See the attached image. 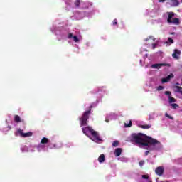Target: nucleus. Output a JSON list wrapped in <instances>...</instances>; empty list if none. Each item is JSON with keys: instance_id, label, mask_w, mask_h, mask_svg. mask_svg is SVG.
I'll use <instances>...</instances> for the list:
<instances>
[{"instance_id": "1", "label": "nucleus", "mask_w": 182, "mask_h": 182, "mask_svg": "<svg viewBox=\"0 0 182 182\" xmlns=\"http://www.w3.org/2000/svg\"><path fill=\"white\" fill-rule=\"evenodd\" d=\"M132 137V141L140 146H147V141L150 138V136L141 133L133 134Z\"/></svg>"}, {"instance_id": "2", "label": "nucleus", "mask_w": 182, "mask_h": 182, "mask_svg": "<svg viewBox=\"0 0 182 182\" xmlns=\"http://www.w3.org/2000/svg\"><path fill=\"white\" fill-rule=\"evenodd\" d=\"M147 144L144 145L145 150H149V151H153L154 150H159L161 147V143L158 140L149 137L148 141H146Z\"/></svg>"}, {"instance_id": "3", "label": "nucleus", "mask_w": 182, "mask_h": 182, "mask_svg": "<svg viewBox=\"0 0 182 182\" xmlns=\"http://www.w3.org/2000/svg\"><path fill=\"white\" fill-rule=\"evenodd\" d=\"M166 14V15H168V23H173V25H180V19L178 18H174V16H176V13L173 11H167Z\"/></svg>"}, {"instance_id": "4", "label": "nucleus", "mask_w": 182, "mask_h": 182, "mask_svg": "<svg viewBox=\"0 0 182 182\" xmlns=\"http://www.w3.org/2000/svg\"><path fill=\"white\" fill-rule=\"evenodd\" d=\"M92 113V109L90 108L89 110L85 111L82 117L80 118V127H83V126H87V120H89V116Z\"/></svg>"}, {"instance_id": "5", "label": "nucleus", "mask_w": 182, "mask_h": 182, "mask_svg": "<svg viewBox=\"0 0 182 182\" xmlns=\"http://www.w3.org/2000/svg\"><path fill=\"white\" fill-rule=\"evenodd\" d=\"M90 133L93 137V141H102V139H100V136H99V133H97V132L92 129Z\"/></svg>"}, {"instance_id": "6", "label": "nucleus", "mask_w": 182, "mask_h": 182, "mask_svg": "<svg viewBox=\"0 0 182 182\" xmlns=\"http://www.w3.org/2000/svg\"><path fill=\"white\" fill-rule=\"evenodd\" d=\"M18 134H20L21 137H31L32 136V132H27V133H23V130L18 129L17 130V132L16 133V136H18Z\"/></svg>"}, {"instance_id": "7", "label": "nucleus", "mask_w": 182, "mask_h": 182, "mask_svg": "<svg viewBox=\"0 0 182 182\" xmlns=\"http://www.w3.org/2000/svg\"><path fill=\"white\" fill-rule=\"evenodd\" d=\"M180 55H181V51L178 49H175L173 50V53L172 54V58H173V59H180Z\"/></svg>"}, {"instance_id": "8", "label": "nucleus", "mask_w": 182, "mask_h": 182, "mask_svg": "<svg viewBox=\"0 0 182 182\" xmlns=\"http://www.w3.org/2000/svg\"><path fill=\"white\" fill-rule=\"evenodd\" d=\"M155 173L157 176H161L164 173V168L163 166H159L156 168Z\"/></svg>"}, {"instance_id": "9", "label": "nucleus", "mask_w": 182, "mask_h": 182, "mask_svg": "<svg viewBox=\"0 0 182 182\" xmlns=\"http://www.w3.org/2000/svg\"><path fill=\"white\" fill-rule=\"evenodd\" d=\"M161 66L170 67V64H168V63L154 64V65H151V68H153V69H160V68H161Z\"/></svg>"}, {"instance_id": "10", "label": "nucleus", "mask_w": 182, "mask_h": 182, "mask_svg": "<svg viewBox=\"0 0 182 182\" xmlns=\"http://www.w3.org/2000/svg\"><path fill=\"white\" fill-rule=\"evenodd\" d=\"M93 129L91 127H82V130L85 136H89L88 133H91Z\"/></svg>"}, {"instance_id": "11", "label": "nucleus", "mask_w": 182, "mask_h": 182, "mask_svg": "<svg viewBox=\"0 0 182 182\" xmlns=\"http://www.w3.org/2000/svg\"><path fill=\"white\" fill-rule=\"evenodd\" d=\"M122 151H123L122 148H117L114 151V155L116 157H119L122 154Z\"/></svg>"}, {"instance_id": "12", "label": "nucleus", "mask_w": 182, "mask_h": 182, "mask_svg": "<svg viewBox=\"0 0 182 182\" xmlns=\"http://www.w3.org/2000/svg\"><path fill=\"white\" fill-rule=\"evenodd\" d=\"M105 160H106V157L105 156V154H101L99 157H98V161L99 163H104Z\"/></svg>"}, {"instance_id": "13", "label": "nucleus", "mask_w": 182, "mask_h": 182, "mask_svg": "<svg viewBox=\"0 0 182 182\" xmlns=\"http://www.w3.org/2000/svg\"><path fill=\"white\" fill-rule=\"evenodd\" d=\"M41 144H47V143H49V139L46 137H43L41 141Z\"/></svg>"}, {"instance_id": "14", "label": "nucleus", "mask_w": 182, "mask_h": 182, "mask_svg": "<svg viewBox=\"0 0 182 182\" xmlns=\"http://www.w3.org/2000/svg\"><path fill=\"white\" fill-rule=\"evenodd\" d=\"M171 1L173 6H178V5H180V2H178V0H171Z\"/></svg>"}, {"instance_id": "15", "label": "nucleus", "mask_w": 182, "mask_h": 182, "mask_svg": "<svg viewBox=\"0 0 182 182\" xmlns=\"http://www.w3.org/2000/svg\"><path fill=\"white\" fill-rule=\"evenodd\" d=\"M168 99L169 103H175V102H177V100H176L174 97H172L171 96H168Z\"/></svg>"}, {"instance_id": "16", "label": "nucleus", "mask_w": 182, "mask_h": 182, "mask_svg": "<svg viewBox=\"0 0 182 182\" xmlns=\"http://www.w3.org/2000/svg\"><path fill=\"white\" fill-rule=\"evenodd\" d=\"M14 122H16V123H21V117L18 115H15Z\"/></svg>"}, {"instance_id": "17", "label": "nucleus", "mask_w": 182, "mask_h": 182, "mask_svg": "<svg viewBox=\"0 0 182 182\" xmlns=\"http://www.w3.org/2000/svg\"><path fill=\"white\" fill-rule=\"evenodd\" d=\"M141 129H150L151 125L150 124H145V125H140Z\"/></svg>"}, {"instance_id": "18", "label": "nucleus", "mask_w": 182, "mask_h": 182, "mask_svg": "<svg viewBox=\"0 0 182 182\" xmlns=\"http://www.w3.org/2000/svg\"><path fill=\"white\" fill-rule=\"evenodd\" d=\"M74 4L75 5V6L77 8H79V6H80V0H76L75 1Z\"/></svg>"}, {"instance_id": "19", "label": "nucleus", "mask_w": 182, "mask_h": 182, "mask_svg": "<svg viewBox=\"0 0 182 182\" xmlns=\"http://www.w3.org/2000/svg\"><path fill=\"white\" fill-rule=\"evenodd\" d=\"M119 141H114L113 143H112V146L113 147H119Z\"/></svg>"}, {"instance_id": "20", "label": "nucleus", "mask_w": 182, "mask_h": 182, "mask_svg": "<svg viewBox=\"0 0 182 182\" xmlns=\"http://www.w3.org/2000/svg\"><path fill=\"white\" fill-rule=\"evenodd\" d=\"M173 77H174V74L171 73L170 75H168L166 78L168 80H170V79H173Z\"/></svg>"}, {"instance_id": "21", "label": "nucleus", "mask_w": 182, "mask_h": 182, "mask_svg": "<svg viewBox=\"0 0 182 182\" xmlns=\"http://www.w3.org/2000/svg\"><path fill=\"white\" fill-rule=\"evenodd\" d=\"M132 120L129 121V124L124 123V126L126 127H132Z\"/></svg>"}, {"instance_id": "22", "label": "nucleus", "mask_w": 182, "mask_h": 182, "mask_svg": "<svg viewBox=\"0 0 182 182\" xmlns=\"http://www.w3.org/2000/svg\"><path fill=\"white\" fill-rule=\"evenodd\" d=\"M171 106L173 107V109H177V107H178V105L176 103L171 104Z\"/></svg>"}, {"instance_id": "23", "label": "nucleus", "mask_w": 182, "mask_h": 182, "mask_svg": "<svg viewBox=\"0 0 182 182\" xmlns=\"http://www.w3.org/2000/svg\"><path fill=\"white\" fill-rule=\"evenodd\" d=\"M73 38V41L75 42H78L79 41V38H77V36H74Z\"/></svg>"}, {"instance_id": "24", "label": "nucleus", "mask_w": 182, "mask_h": 182, "mask_svg": "<svg viewBox=\"0 0 182 182\" xmlns=\"http://www.w3.org/2000/svg\"><path fill=\"white\" fill-rule=\"evenodd\" d=\"M149 175H142V178H144V180H149Z\"/></svg>"}, {"instance_id": "25", "label": "nucleus", "mask_w": 182, "mask_h": 182, "mask_svg": "<svg viewBox=\"0 0 182 182\" xmlns=\"http://www.w3.org/2000/svg\"><path fill=\"white\" fill-rule=\"evenodd\" d=\"M168 42L170 43H174V40H173L171 38H168Z\"/></svg>"}, {"instance_id": "26", "label": "nucleus", "mask_w": 182, "mask_h": 182, "mask_svg": "<svg viewBox=\"0 0 182 182\" xmlns=\"http://www.w3.org/2000/svg\"><path fill=\"white\" fill-rule=\"evenodd\" d=\"M161 82H162V83H167V82H168V80L167 79V77L166 78H163L161 80Z\"/></svg>"}, {"instance_id": "27", "label": "nucleus", "mask_w": 182, "mask_h": 182, "mask_svg": "<svg viewBox=\"0 0 182 182\" xmlns=\"http://www.w3.org/2000/svg\"><path fill=\"white\" fill-rule=\"evenodd\" d=\"M163 89H164V87L159 85L157 87V90L160 91V90H163Z\"/></svg>"}, {"instance_id": "28", "label": "nucleus", "mask_w": 182, "mask_h": 182, "mask_svg": "<svg viewBox=\"0 0 182 182\" xmlns=\"http://www.w3.org/2000/svg\"><path fill=\"white\" fill-rule=\"evenodd\" d=\"M166 117H168V119H171V120H173V117L170 116L168 114H165Z\"/></svg>"}, {"instance_id": "29", "label": "nucleus", "mask_w": 182, "mask_h": 182, "mask_svg": "<svg viewBox=\"0 0 182 182\" xmlns=\"http://www.w3.org/2000/svg\"><path fill=\"white\" fill-rule=\"evenodd\" d=\"M144 165V161H139V166H140L141 167H143Z\"/></svg>"}, {"instance_id": "30", "label": "nucleus", "mask_w": 182, "mask_h": 182, "mask_svg": "<svg viewBox=\"0 0 182 182\" xmlns=\"http://www.w3.org/2000/svg\"><path fill=\"white\" fill-rule=\"evenodd\" d=\"M165 95H167L168 96H171V92L166 91V92H165Z\"/></svg>"}, {"instance_id": "31", "label": "nucleus", "mask_w": 182, "mask_h": 182, "mask_svg": "<svg viewBox=\"0 0 182 182\" xmlns=\"http://www.w3.org/2000/svg\"><path fill=\"white\" fill-rule=\"evenodd\" d=\"M112 24L113 25H117V19H114V21H112Z\"/></svg>"}, {"instance_id": "32", "label": "nucleus", "mask_w": 182, "mask_h": 182, "mask_svg": "<svg viewBox=\"0 0 182 182\" xmlns=\"http://www.w3.org/2000/svg\"><path fill=\"white\" fill-rule=\"evenodd\" d=\"M71 38H73V34L72 33H69L68 34V38L71 39Z\"/></svg>"}, {"instance_id": "33", "label": "nucleus", "mask_w": 182, "mask_h": 182, "mask_svg": "<svg viewBox=\"0 0 182 182\" xmlns=\"http://www.w3.org/2000/svg\"><path fill=\"white\" fill-rule=\"evenodd\" d=\"M156 47H157V43L152 44V49H156Z\"/></svg>"}, {"instance_id": "34", "label": "nucleus", "mask_w": 182, "mask_h": 182, "mask_svg": "<svg viewBox=\"0 0 182 182\" xmlns=\"http://www.w3.org/2000/svg\"><path fill=\"white\" fill-rule=\"evenodd\" d=\"M149 153H150L149 150L145 151V156H149Z\"/></svg>"}, {"instance_id": "35", "label": "nucleus", "mask_w": 182, "mask_h": 182, "mask_svg": "<svg viewBox=\"0 0 182 182\" xmlns=\"http://www.w3.org/2000/svg\"><path fill=\"white\" fill-rule=\"evenodd\" d=\"M159 2H166V0H159Z\"/></svg>"}, {"instance_id": "36", "label": "nucleus", "mask_w": 182, "mask_h": 182, "mask_svg": "<svg viewBox=\"0 0 182 182\" xmlns=\"http://www.w3.org/2000/svg\"><path fill=\"white\" fill-rule=\"evenodd\" d=\"M107 123H109V119L105 120Z\"/></svg>"}, {"instance_id": "37", "label": "nucleus", "mask_w": 182, "mask_h": 182, "mask_svg": "<svg viewBox=\"0 0 182 182\" xmlns=\"http://www.w3.org/2000/svg\"><path fill=\"white\" fill-rule=\"evenodd\" d=\"M176 85V86H178V85H180V83L177 82Z\"/></svg>"}]
</instances>
